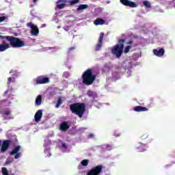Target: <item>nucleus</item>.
<instances>
[{
	"instance_id": "18",
	"label": "nucleus",
	"mask_w": 175,
	"mask_h": 175,
	"mask_svg": "<svg viewBox=\"0 0 175 175\" xmlns=\"http://www.w3.org/2000/svg\"><path fill=\"white\" fill-rule=\"evenodd\" d=\"M21 150V146L18 145L16 146L13 150L12 151H11L10 152V155H14L16 154H18V152H21L20 150Z\"/></svg>"
},
{
	"instance_id": "37",
	"label": "nucleus",
	"mask_w": 175,
	"mask_h": 175,
	"mask_svg": "<svg viewBox=\"0 0 175 175\" xmlns=\"http://www.w3.org/2000/svg\"><path fill=\"white\" fill-rule=\"evenodd\" d=\"M5 120H13V116L5 117Z\"/></svg>"
},
{
	"instance_id": "27",
	"label": "nucleus",
	"mask_w": 175,
	"mask_h": 175,
	"mask_svg": "<svg viewBox=\"0 0 175 175\" xmlns=\"http://www.w3.org/2000/svg\"><path fill=\"white\" fill-rule=\"evenodd\" d=\"M13 162V159L10 158H8L4 163L5 166H7V165H10Z\"/></svg>"
},
{
	"instance_id": "26",
	"label": "nucleus",
	"mask_w": 175,
	"mask_h": 175,
	"mask_svg": "<svg viewBox=\"0 0 175 175\" xmlns=\"http://www.w3.org/2000/svg\"><path fill=\"white\" fill-rule=\"evenodd\" d=\"M90 161L88 159H84L81 162L82 166H88V163Z\"/></svg>"
},
{
	"instance_id": "5",
	"label": "nucleus",
	"mask_w": 175,
	"mask_h": 175,
	"mask_svg": "<svg viewBox=\"0 0 175 175\" xmlns=\"http://www.w3.org/2000/svg\"><path fill=\"white\" fill-rule=\"evenodd\" d=\"M103 169V165H98L93 168H92L86 175H100L102 170Z\"/></svg>"
},
{
	"instance_id": "20",
	"label": "nucleus",
	"mask_w": 175,
	"mask_h": 175,
	"mask_svg": "<svg viewBox=\"0 0 175 175\" xmlns=\"http://www.w3.org/2000/svg\"><path fill=\"white\" fill-rule=\"evenodd\" d=\"M85 9H88V5L87 4H81L77 8V12H81V10H85Z\"/></svg>"
},
{
	"instance_id": "13",
	"label": "nucleus",
	"mask_w": 175,
	"mask_h": 175,
	"mask_svg": "<svg viewBox=\"0 0 175 175\" xmlns=\"http://www.w3.org/2000/svg\"><path fill=\"white\" fill-rule=\"evenodd\" d=\"M153 53L157 57H163V55L165 54V49L163 48L154 49Z\"/></svg>"
},
{
	"instance_id": "34",
	"label": "nucleus",
	"mask_w": 175,
	"mask_h": 175,
	"mask_svg": "<svg viewBox=\"0 0 175 175\" xmlns=\"http://www.w3.org/2000/svg\"><path fill=\"white\" fill-rule=\"evenodd\" d=\"M76 47L75 46H71L68 49V53H71V51H73V50H75Z\"/></svg>"
},
{
	"instance_id": "39",
	"label": "nucleus",
	"mask_w": 175,
	"mask_h": 175,
	"mask_svg": "<svg viewBox=\"0 0 175 175\" xmlns=\"http://www.w3.org/2000/svg\"><path fill=\"white\" fill-rule=\"evenodd\" d=\"M147 135H142L141 137H142V139H147Z\"/></svg>"
},
{
	"instance_id": "17",
	"label": "nucleus",
	"mask_w": 175,
	"mask_h": 175,
	"mask_svg": "<svg viewBox=\"0 0 175 175\" xmlns=\"http://www.w3.org/2000/svg\"><path fill=\"white\" fill-rule=\"evenodd\" d=\"M87 95L89 98H92L93 99H96V98H98V94L92 90H88Z\"/></svg>"
},
{
	"instance_id": "3",
	"label": "nucleus",
	"mask_w": 175,
	"mask_h": 175,
	"mask_svg": "<svg viewBox=\"0 0 175 175\" xmlns=\"http://www.w3.org/2000/svg\"><path fill=\"white\" fill-rule=\"evenodd\" d=\"M81 79L85 85H92L96 80V75L92 73V69L88 68L82 74Z\"/></svg>"
},
{
	"instance_id": "23",
	"label": "nucleus",
	"mask_w": 175,
	"mask_h": 175,
	"mask_svg": "<svg viewBox=\"0 0 175 175\" xmlns=\"http://www.w3.org/2000/svg\"><path fill=\"white\" fill-rule=\"evenodd\" d=\"M63 102H62V97H59L58 100H57V103L55 105L56 109H58V107H59V106H61V105H62Z\"/></svg>"
},
{
	"instance_id": "30",
	"label": "nucleus",
	"mask_w": 175,
	"mask_h": 175,
	"mask_svg": "<svg viewBox=\"0 0 175 175\" xmlns=\"http://www.w3.org/2000/svg\"><path fill=\"white\" fill-rule=\"evenodd\" d=\"M21 155H22L21 152L16 153V154H15L14 159H18V158H20V157H21Z\"/></svg>"
},
{
	"instance_id": "44",
	"label": "nucleus",
	"mask_w": 175,
	"mask_h": 175,
	"mask_svg": "<svg viewBox=\"0 0 175 175\" xmlns=\"http://www.w3.org/2000/svg\"><path fill=\"white\" fill-rule=\"evenodd\" d=\"M2 144V141L0 140V146Z\"/></svg>"
},
{
	"instance_id": "33",
	"label": "nucleus",
	"mask_w": 175,
	"mask_h": 175,
	"mask_svg": "<svg viewBox=\"0 0 175 175\" xmlns=\"http://www.w3.org/2000/svg\"><path fill=\"white\" fill-rule=\"evenodd\" d=\"M126 44H129V46H131V47H133V40H129V41L126 43Z\"/></svg>"
},
{
	"instance_id": "36",
	"label": "nucleus",
	"mask_w": 175,
	"mask_h": 175,
	"mask_svg": "<svg viewBox=\"0 0 175 175\" xmlns=\"http://www.w3.org/2000/svg\"><path fill=\"white\" fill-rule=\"evenodd\" d=\"M12 77H8L7 84H8V85L10 84V83H12Z\"/></svg>"
},
{
	"instance_id": "15",
	"label": "nucleus",
	"mask_w": 175,
	"mask_h": 175,
	"mask_svg": "<svg viewBox=\"0 0 175 175\" xmlns=\"http://www.w3.org/2000/svg\"><path fill=\"white\" fill-rule=\"evenodd\" d=\"M69 128L70 126H69V124H68V122H63L59 126V129L62 132H66V131H68Z\"/></svg>"
},
{
	"instance_id": "7",
	"label": "nucleus",
	"mask_w": 175,
	"mask_h": 175,
	"mask_svg": "<svg viewBox=\"0 0 175 175\" xmlns=\"http://www.w3.org/2000/svg\"><path fill=\"white\" fill-rule=\"evenodd\" d=\"M50 83V78L40 76L36 79V84H47Z\"/></svg>"
},
{
	"instance_id": "9",
	"label": "nucleus",
	"mask_w": 175,
	"mask_h": 175,
	"mask_svg": "<svg viewBox=\"0 0 175 175\" xmlns=\"http://www.w3.org/2000/svg\"><path fill=\"white\" fill-rule=\"evenodd\" d=\"M10 144H12V141L10 139L4 140L1 148V151L2 152L8 151V149L10 147Z\"/></svg>"
},
{
	"instance_id": "19",
	"label": "nucleus",
	"mask_w": 175,
	"mask_h": 175,
	"mask_svg": "<svg viewBox=\"0 0 175 175\" xmlns=\"http://www.w3.org/2000/svg\"><path fill=\"white\" fill-rule=\"evenodd\" d=\"M94 24H95V25H103V24H105V20H103L100 18H97L94 21Z\"/></svg>"
},
{
	"instance_id": "1",
	"label": "nucleus",
	"mask_w": 175,
	"mask_h": 175,
	"mask_svg": "<svg viewBox=\"0 0 175 175\" xmlns=\"http://www.w3.org/2000/svg\"><path fill=\"white\" fill-rule=\"evenodd\" d=\"M7 42H9L10 44ZM7 42L5 40L1 42V44H0V52H3L8 50V49H10V46L13 49H19L20 47H24V46H25L24 41L14 36H8Z\"/></svg>"
},
{
	"instance_id": "41",
	"label": "nucleus",
	"mask_w": 175,
	"mask_h": 175,
	"mask_svg": "<svg viewBox=\"0 0 175 175\" xmlns=\"http://www.w3.org/2000/svg\"><path fill=\"white\" fill-rule=\"evenodd\" d=\"M8 92H9V90H7L4 92V95H6V94H8Z\"/></svg>"
},
{
	"instance_id": "16",
	"label": "nucleus",
	"mask_w": 175,
	"mask_h": 175,
	"mask_svg": "<svg viewBox=\"0 0 175 175\" xmlns=\"http://www.w3.org/2000/svg\"><path fill=\"white\" fill-rule=\"evenodd\" d=\"M134 111H137V113H140L142 111H148V108L146 107L142 106H136L133 107Z\"/></svg>"
},
{
	"instance_id": "31",
	"label": "nucleus",
	"mask_w": 175,
	"mask_h": 175,
	"mask_svg": "<svg viewBox=\"0 0 175 175\" xmlns=\"http://www.w3.org/2000/svg\"><path fill=\"white\" fill-rule=\"evenodd\" d=\"M112 148L113 147L111 146V145H106V150H107V151L111 150Z\"/></svg>"
},
{
	"instance_id": "22",
	"label": "nucleus",
	"mask_w": 175,
	"mask_h": 175,
	"mask_svg": "<svg viewBox=\"0 0 175 175\" xmlns=\"http://www.w3.org/2000/svg\"><path fill=\"white\" fill-rule=\"evenodd\" d=\"M131 49H132V46L131 45H127L126 46H125L124 49V54H128V53L131 51Z\"/></svg>"
},
{
	"instance_id": "4",
	"label": "nucleus",
	"mask_w": 175,
	"mask_h": 175,
	"mask_svg": "<svg viewBox=\"0 0 175 175\" xmlns=\"http://www.w3.org/2000/svg\"><path fill=\"white\" fill-rule=\"evenodd\" d=\"M124 43H125V40L120 39L118 43L116 44L111 50L113 55H115L116 58H121L122 53H124Z\"/></svg>"
},
{
	"instance_id": "43",
	"label": "nucleus",
	"mask_w": 175,
	"mask_h": 175,
	"mask_svg": "<svg viewBox=\"0 0 175 175\" xmlns=\"http://www.w3.org/2000/svg\"><path fill=\"white\" fill-rule=\"evenodd\" d=\"M10 73L11 74V73H13V70H11L10 71Z\"/></svg>"
},
{
	"instance_id": "28",
	"label": "nucleus",
	"mask_w": 175,
	"mask_h": 175,
	"mask_svg": "<svg viewBox=\"0 0 175 175\" xmlns=\"http://www.w3.org/2000/svg\"><path fill=\"white\" fill-rule=\"evenodd\" d=\"M144 5H145V7L148 8H151V3H149L148 1H145L143 2Z\"/></svg>"
},
{
	"instance_id": "29",
	"label": "nucleus",
	"mask_w": 175,
	"mask_h": 175,
	"mask_svg": "<svg viewBox=\"0 0 175 175\" xmlns=\"http://www.w3.org/2000/svg\"><path fill=\"white\" fill-rule=\"evenodd\" d=\"M79 2H80V0H70V5H76L77 3H79Z\"/></svg>"
},
{
	"instance_id": "11",
	"label": "nucleus",
	"mask_w": 175,
	"mask_h": 175,
	"mask_svg": "<svg viewBox=\"0 0 175 175\" xmlns=\"http://www.w3.org/2000/svg\"><path fill=\"white\" fill-rule=\"evenodd\" d=\"M66 3L70 4V0H58L57 1V8H58V9H64V8L66 6Z\"/></svg>"
},
{
	"instance_id": "8",
	"label": "nucleus",
	"mask_w": 175,
	"mask_h": 175,
	"mask_svg": "<svg viewBox=\"0 0 175 175\" xmlns=\"http://www.w3.org/2000/svg\"><path fill=\"white\" fill-rule=\"evenodd\" d=\"M105 36V33L102 32L100 33V36L98 40V43L96 46L95 51H99L100 50V48L102 47L103 44V38Z\"/></svg>"
},
{
	"instance_id": "12",
	"label": "nucleus",
	"mask_w": 175,
	"mask_h": 175,
	"mask_svg": "<svg viewBox=\"0 0 175 175\" xmlns=\"http://www.w3.org/2000/svg\"><path fill=\"white\" fill-rule=\"evenodd\" d=\"M148 146L146 144H143L142 142H139L136 145V148L139 152H144Z\"/></svg>"
},
{
	"instance_id": "2",
	"label": "nucleus",
	"mask_w": 175,
	"mask_h": 175,
	"mask_svg": "<svg viewBox=\"0 0 175 175\" xmlns=\"http://www.w3.org/2000/svg\"><path fill=\"white\" fill-rule=\"evenodd\" d=\"M86 105L84 103H75L70 105V110L72 114L78 116L79 118H81L85 113Z\"/></svg>"
},
{
	"instance_id": "38",
	"label": "nucleus",
	"mask_w": 175,
	"mask_h": 175,
	"mask_svg": "<svg viewBox=\"0 0 175 175\" xmlns=\"http://www.w3.org/2000/svg\"><path fill=\"white\" fill-rule=\"evenodd\" d=\"M62 147H63V148L67 149L68 147L66 146V144L64 143L62 144Z\"/></svg>"
},
{
	"instance_id": "24",
	"label": "nucleus",
	"mask_w": 175,
	"mask_h": 175,
	"mask_svg": "<svg viewBox=\"0 0 175 175\" xmlns=\"http://www.w3.org/2000/svg\"><path fill=\"white\" fill-rule=\"evenodd\" d=\"M2 114H4V116H10V113H12V111H10V109H5L3 111H2Z\"/></svg>"
},
{
	"instance_id": "10",
	"label": "nucleus",
	"mask_w": 175,
	"mask_h": 175,
	"mask_svg": "<svg viewBox=\"0 0 175 175\" xmlns=\"http://www.w3.org/2000/svg\"><path fill=\"white\" fill-rule=\"evenodd\" d=\"M120 3L124 6H129V8H137V4L135 2L129 0H120Z\"/></svg>"
},
{
	"instance_id": "40",
	"label": "nucleus",
	"mask_w": 175,
	"mask_h": 175,
	"mask_svg": "<svg viewBox=\"0 0 175 175\" xmlns=\"http://www.w3.org/2000/svg\"><path fill=\"white\" fill-rule=\"evenodd\" d=\"M88 137H94V134H89Z\"/></svg>"
},
{
	"instance_id": "14",
	"label": "nucleus",
	"mask_w": 175,
	"mask_h": 175,
	"mask_svg": "<svg viewBox=\"0 0 175 175\" xmlns=\"http://www.w3.org/2000/svg\"><path fill=\"white\" fill-rule=\"evenodd\" d=\"M42 116H43V111H42V109L38 110L34 116V120L36 122H39V121L42 120Z\"/></svg>"
},
{
	"instance_id": "25",
	"label": "nucleus",
	"mask_w": 175,
	"mask_h": 175,
	"mask_svg": "<svg viewBox=\"0 0 175 175\" xmlns=\"http://www.w3.org/2000/svg\"><path fill=\"white\" fill-rule=\"evenodd\" d=\"M1 173L3 175H9V172L8 171V168L6 167L1 168Z\"/></svg>"
},
{
	"instance_id": "21",
	"label": "nucleus",
	"mask_w": 175,
	"mask_h": 175,
	"mask_svg": "<svg viewBox=\"0 0 175 175\" xmlns=\"http://www.w3.org/2000/svg\"><path fill=\"white\" fill-rule=\"evenodd\" d=\"M36 105L40 106L42 105V95L39 94L36 99Z\"/></svg>"
},
{
	"instance_id": "42",
	"label": "nucleus",
	"mask_w": 175,
	"mask_h": 175,
	"mask_svg": "<svg viewBox=\"0 0 175 175\" xmlns=\"http://www.w3.org/2000/svg\"><path fill=\"white\" fill-rule=\"evenodd\" d=\"M33 2H34V3H35L38 2V0H33Z\"/></svg>"
},
{
	"instance_id": "35",
	"label": "nucleus",
	"mask_w": 175,
	"mask_h": 175,
	"mask_svg": "<svg viewBox=\"0 0 175 175\" xmlns=\"http://www.w3.org/2000/svg\"><path fill=\"white\" fill-rule=\"evenodd\" d=\"M6 20L5 16H0V23H2L3 21H5Z\"/></svg>"
},
{
	"instance_id": "32",
	"label": "nucleus",
	"mask_w": 175,
	"mask_h": 175,
	"mask_svg": "<svg viewBox=\"0 0 175 175\" xmlns=\"http://www.w3.org/2000/svg\"><path fill=\"white\" fill-rule=\"evenodd\" d=\"M8 38H9V36H1L0 35V38L1 39H4L5 40H8Z\"/></svg>"
},
{
	"instance_id": "6",
	"label": "nucleus",
	"mask_w": 175,
	"mask_h": 175,
	"mask_svg": "<svg viewBox=\"0 0 175 175\" xmlns=\"http://www.w3.org/2000/svg\"><path fill=\"white\" fill-rule=\"evenodd\" d=\"M27 26L31 29V33L33 36H38L39 35V28H38V26L33 25L32 23H27Z\"/></svg>"
}]
</instances>
